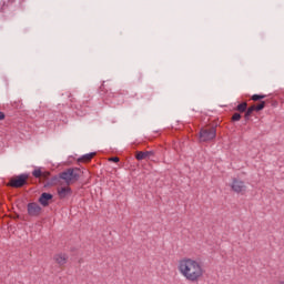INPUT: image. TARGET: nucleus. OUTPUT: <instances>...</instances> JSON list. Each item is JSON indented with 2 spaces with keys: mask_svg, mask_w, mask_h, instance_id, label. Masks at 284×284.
<instances>
[{
  "mask_svg": "<svg viewBox=\"0 0 284 284\" xmlns=\"http://www.w3.org/2000/svg\"><path fill=\"white\" fill-rule=\"evenodd\" d=\"M237 112H245L247 110V102H242L236 106Z\"/></svg>",
  "mask_w": 284,
  "mask_h": 284,
  "instance_id": "obj_13",
  "label": "nucleus"
},
{
  "mask_svg": "<svg viewBox=\"0 0 284 284\" xmlns=\"http://www.w3.org/2000/svg\"><path fill=\"white\" fill-rule=\"evenodd\" d=\"M50 201H52V194L50 193H42L41 196L39 197V203H41L43 207H47V205L50 204Z\"/></svg>",
  "mask_w": 284,
  "mask_h": 284,
  "instance_id": "obj_10",
  "label": "nucleus"
},
{
  "mask_svg": "<svg viewBox=\"0 0 284 284\" xmlns=\"http://www.w3.org/2000/svg\"><path fill=\"white\" fill-rule=\"evenodd\" d=\"M232 121H241L240 113H234L233 116H232Z\"/></svg>",
  "mask_w": 284,
  "mask_h": 284,
  "instance_id": "obj_17",
  "label": "nucleus"
},
{
  "mask_svg": "<svg viewBox=\"0 0 284 284\" xmlns=\"http://www.w3.org/2000/svg\"><path fill=\"white\" fill-rule=\"evenodd\" d=\"M109 161H112L113 163H119V158H110Z\"/></svg>",
  "mask_w": 284,
  "mask_h": 284,
  "instance_id": "obj_18",
  "label": "nucleus"
},
{
  "mask_svg": "<svg viewBox=\"0 0 284 284\" xmlns=\"http://www.w3.org/2000/svg\"><path fill=\"white\" fill-rule=\"evenodd\" d=\"M256 111V105L250 106L245 112V119H250L252 116V112Z\"/></svg>",
  "mask_w": 284,
  "mask_h": 284,
  "instance_id": "obj_12",
  "label": "nucleus"
},
{
  "mask_svg": "<svg viewBox=\"0 0 284 284\" xmlns=\"http://www.w3.org/2000/svg\"><path fill=\"white\" fill-rule=\"evenodd\" d=\"M216 139V128L201 129L200 131V142L207 143Z\"/></svg>",
  "mask_w": 284,
  "mask_h": 284,
  "instance_id": "obj_3",
  "label": "nucleus"
},
{
  "mask_svg": "<svg viewBox=\"0 0 284 284\" xmlns=\"http://www.w3.org/2000/svg\"><path fill=\"white\" fill-rule=\"evenodd\" d=\"M53 261L59 265V267H63L68 263V254L58 253L53 256Z\"/></svg>",
  "mask_w": 284,
  "mask_h": 284,
  "instance_id": "obj_8",
  "label": "nucleus"
},
{
  "mask_svg": "<svg viewBox=\"0 0 284 284\" xmlns=\"http://www.w3.org/2000/svg\"><path fill=\"white\" fill-rule=\"evenodd\" d=\"M41 205L34 202L29 203L27 206L29 216H39V214H41Z\"/></svg>",
  "mask_w": 284,
  "mask_h": 284,
  "instance_id": "obj_7",
  "label": "nucleus"
},
{
  "mask_svg": "<svg viewBox=\"0 0 284 284\" xmlns=\"http://www.w3.org/2000/svg\"><path fill=\"white\" fill-rule=\"evenodd\" d=\"M179 274L189 283H199L205 276V267L196 258L182 257L178 261Z\"/></svg>",
  "mask_w": 284,
  "mask_h": 284,
  "instance_id": "obj_1",
  "label": "nucleus"
},
{
  "mask_svg": "<svg viewBox=\"0 0 284 284\" xmlns=\"http://www.w3.org/2000/svg\"><path fill=\"white\" fill-rule=\"evenodd\" d=\"M150 156H154V151H138L135 154V159L138 161H143L145 159H150Z\"/></svg>",
  "mask_w": 284,
  "mask_h": 284,
  "instance_id": "obj_9",
  "label": "nucleus"
},
{
  "mask_svg": "<svg viewBox=\"0 0 284 284\" xmlns=\"http://www.w3.org/2000/svg\"><path fill=\"white\" fill-rule=\"evenodd\" d=\"M265 108V101H262L257 105H255V112H261Z\"/></svg>",
  "mask_w": 284,
  "mask_h": 284,
  "instance_id": "obj_15",
  "label": "nucleus"
},
{
  "mask_svg": "<svg viewBox=\"0 0 284 284\" xmlns=\"http://www.w3.org/2000/svg\"><path fill=\"white\" fill-rule=\"evenodd\" d=\"M81 174V170L79 169H68L64 172L60 173V179L64 181L67 185H72L79 181V176Z\"/></svg>",
  "mask_w": 284,
  "mask_h": 284,
  "instance_id": "obj_2",
  "label": "nucleus"
},
{
  "mask_svg": "<svg viewBox=\"0 0 284 284\" xmlns=\"http://www.w3.org/2000/svg\"><path fill=\"white\" fill-rule=\"evenodd\" d=\"M42 176H43L44 179H48V176H50V172H44V173H42Z\"/></svg>",
  "mask_w": 284,
  "mask_h": 284,
  "instance_id": "obj_20",
  "label": "nucleus"
},
{
  "mask_svg": "<svg viewBox=\"0 0 284 284\" xmlns=\"http://www.w3.org/2000/svg\"><path fill=\"white\" fill-rule=\"evenodd\" d=\"M6 119V113L0 111V121H3Z\"/></svg>",
  "mask_w": 284,
  "mask_h": 284,
  "instance_id": "obj_19",
  "label": "nucleus"
},
{
  "mask_svg": "<svg viewBox=\"0 0 284 284\" xmlns=\"http://www.w3.org/2000/svg\"><path fill=\"white\" fill-rule=\"evenodd\" d=\"M28 183V175L21 174L16 178H12L9 182L11 187H23Z\"/></svg>",
  "mask_w": 284,
  "mask_h": 284,
  "instance_id": "obj_5",
  "label": "nucleus"
},
{
  "mask_svg": "<svg viewBox=\"0 0 284 284\" xmlns=\"http://www.w3.org/2000/svg\"><path fill=\"white\" fill-rule=\"evenodd\" d=\"M32 175H33L36 179H41V176H43V172L41 171V169H36V170L32 172Z\"/></svg>",
  "mask_w": 284,
  "mask_h": 284,
  "instance_id": "obj_14",
  "label": "nucleus"
},
{
  "mask_svg": "<svg viewBox=\"0 0 284 284\" xmlns=\"http://www.w3.org/2000/svg\"><path fill=\"white\" fill-rule=\"evenodd\" d=\"M95 155L97 153H88L80 158L79 161H82L83 163H89V161H92V159H94Z\"/></svg>",
  "mask_w": 284,
  "mask_h": 284,
  "instance_id": "obj_11",
  "label": "nucleus"
},
{
  "mask_svg": "<svg viewBox=\"0 0 284 284\" xmlns=\"http://www.w3.org/2000/svg\"><path fill=\"white\" fill-rule=\"evenodd\" d=\"M57 192L59 199H69V196H72V189L68 184L65 186H58Z\"/></svg>",
  "mask_w": 284,
  "mask_h": 284,
  "instance_id": "obj_6",
  "label": "nucleus"
},
{
  "mask_svg": "<svg viewBox=\"0 0 284 284\" xmlns=\"http://www.w3.org/2000/svg\"><path fill=\"white\" fill-rule=\"evenodd\" d=\"M277 284H284V282H283V281H280Z\"/></svg>",
  "mask_w": 284,
  "mask_h": 284,
  "instance_id": "obj_21",
  "label": "nucleus"
},
{
  "mask_svg": "<svg viewBox=\"0 0 284 284\" xmlns=\"http://www.w3.org/2000/svg\"><path fill=\"white\" fill-rule=\"evenodd\" d=\"M230 187L235 192V194H245V192H247V185L240 179H233Z\"/></svg>",
  "mask_w": 284,
  "mask_h": 284,
  "instance_id": "obj_4",
  "label": "nucleus"
},
{
  "mask_svg": "<svg viewBox=\"0 0 284 284\" xmlns=\"http://www.w3.org/2000/svg\"><path fill=\"white\" fill-rule=\"evenodd\" d=\"M261 99H265V95H261V94L252 95V101H261Z\"/></svg>",
  "mask_w": 284,
  "mask_h": 284,
  "instance_id": "obj_16",
  "label": "nucleus"
}]
</instances>
